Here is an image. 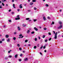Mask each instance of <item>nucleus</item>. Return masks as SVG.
I'll return each instance as SVG.
<instances>
[{"instance_id": "obj_2", "label": "nucleus", "mask_w": 63, "mask_h": 63, "mask_svg": "<svg viewBox=\"0 0 63 63\" xmlns=\"http://www.w3.org/2000/svg\"><path fill=\"white\" fill-rule=\"evenodd\" d=\"M34 29L35 31H38V29L36 27H34Z\"/></svg>"}, {"instance_id": "obj_64", "label": "nucleus", "mask_w": 63, "mask_h": 63, "mask_svg": "<svg viewBox=\"0 0 63 63\" xmlns=\"http://www.w3.org/2000/svg\"><path fill=\"white\" fill-rule=\"evenodd\" d=\"M7 63H11V62H8Z\"/></svg>"}, {"instance_id": "obj_43", "label": "nucleus", "mask_w": 63, "mask_h": 63, "mask_svg": "<svg viewBox=\"0 0 63 63\" xmlns=\"http://www.w3.org/2000/svg\"><path fill=\"white\" fill-rule=\"evenodd\" d=\"M53 32H54V34H55V31H53Z\"/></svg>"}, {"instance_id": "obj_15", "label": "nucleus", "mask_w": 63, "mask_h": 63, "mask_svg": "<svg viewBox=\"0 0 63 63\" xmlns=\"http://www.w3.org/2000/svg\"><path fill=\"white\" fill-rule=\"evenodd\" d=\"M59 23L60 24H62V22L61 21H59Z\"/></svg>"}, {"instance_id": "obj_47", "label": "nucleus", "mask_w": 63, "mask_h": 63, "mask_svg": "<svg viewBox=\"0 0 63 63\" xmlns=\"http://www.w3.org/2000/svg\"><path fill=\"white\" fill-rule=\"evenodd\" d=\"M51 40V38H50L49 39V41H50Z\"/></svg>"}, {"instance_id": "obj_63", "label": "nucleus", "mask_w": 63, "mask_h": 63, "mask_svg": "<svg viewBox=\"0 0 63 63\" xmlns=\"http://www.w3.org/2000/svg\"><path fill=\"white\" fill-rule=\"evenodd\" d=\"M23 37V36H22V37H21V38H22Z\"/></svg>"}, {"instance_id": "obj_9", "label": "nucleus", "mask_w": 63, "mask_h": 63, "mask_svg": "<svg viewBox=\"0 0 63 63\" xmlns=\"http://www.w3.org/2000/svg\"><path fill=\"white\" fill-rule=\"evenodd\" d=\"M13 7L14 8H16V7H15V4H13Z\"/></svg>"}, {"instance_id": "obj_27", "label": "nucleus", "mask_w": 63, "mask_h": 63, "mask_svg": "<svg viewBox=\"0 0 63 63\" xmlns=\"http://www.w3.org/2000/svg\"><path fill=\"white\" fill-rule=\"evenodd\" d=\"M19 50H22V48H21V47H20L19 48Z\"/></svg>"}, {"instance_id": "obj_45", "label": "nucleus", "mask_w": 63, "mask_h": 63, "mask_svg": "<svg viewBox=\"0 0 63 63\" xmlns=\"http://www.w3.org/2000/svg\"><path fill=\"white\" fill-rule=\"evenodd\" d=\"M19 37H21V36H22V34H20L19 35Z\"/></svg>"}, {"instance_id": "obj_40", "label": "nucleus", "mask_w": 63, "mask_h": 63, "mask_svg": "<svg viewBox=\"0 0 63 63\" xmlns=\"http://www.w3.org/2000/svg\"><path fill=\"white\" fill-rule=\"evenodd\" d=\"M8 21H9V22H12V21H11V20H8Z\"/></svg>"}, {"instance_id": "obj_13", "label": "nucleus", "mask_w": 63, "mask_h": 63, "mask_svg": "<svg viewBox=\"0 0 63 63\" xmlns=\"http://www.w3.org/2000/svg\"><path fill=\"white\" fill-rule=\"evenodd\" d=\"M43 19H44V20H46V18L45 17V16L43 17Z\"/></svg>"}, {"instance_id": "obj_5", "label": "nucleus", "mask_w": 63, "mask_h": 63, "mask_svg": "<svg viewBox=\"0 0 63 63\" xmlns=\"http://www.w3.org/2000/svg\"><path fill=\"white\" fill-rule=\"evenodd\" d=\"M16 20H19V19H20V18L18 17V18H15Z\"/></svg>"}, {"instance_id": "obj_10", "label": "nucleus", "mask_w": 63, "mask_h": 63, "mask_svg": "<svg viewBox=\"0 0 63 63\" xmlns=\"http://www.w3.org/2000/svg\"><path fill=\"white\" fill-rule=\"evenodd\" d=\"M24 60L25 61H27L28 60V59H27V58H26L25 59H24Z\"/></svg>"}, {"instance_id": "obj_58", "label": "nucleus", "mask_w": 63, "mask_h": 63, "mask_svg": "<svg viewBox=\"0 0 63 63\" xmlns=\"http://www.w3.org/2000/svg\"><path fill=\"white\" fill-rule=\"evenodd\" d=\"M17 11H18V12H19V9H18L17 10Z\"/></svg>"}, {"instance_id": "obj_32", "label": "nucleus", "mask_w": 63, "mask_h": 63, "mask_svg": "<svg viewBox=\"0 0 63 63\" xmlns=\"http://www.w3.org/2000/svg\"><path fill=\"white\" fill-rule=\"evenodd\" d=\"M2 41H5V39H2Z\"/></svg>"}, {"instance_id": "obj_29", "label": "nucleus", "mask_w": 63, "mask_h": 63, "mask_svg": "<svg viewBox=\"0 0 63 63\" xmlns=\"http://www.w3.org/2000/svg\"><path fill=\"white\" fill-rule=\"evenodd\" d=\"M17 47H20V45H19V44H18L17 45Z\"/></svg>"}, {"instance_id": "obj_57", "label": "nucleus", "mask_w": 63, "mask_h": 63, "mask_svg": "<svg viewBox=\"0 0 63 63\" xmlns=\"http://www.w3.org/2000/svg\"><path fill=\"white\" fill-rule=\"evenodd\" d=\"M40 54H41V55H42V53H41V52H40Z\"/></svg>"}, {"instance_id": "obj_14", "label": "nucleus", "mask_w": 63, "mask_h": 63, "mask_svg": "<svg viewBox=\"0 0 63 63\" xmlns=\"http://www.w3.org/2000/svg\"><path fill=\"white\" fill-rule=\"evenodd\" d=\"M36 1V0H32V2H35Z\"/></svg>"}, {"instance_id": "obj_8", "label": "nucleus", "mask_w": 63, "mask_h": 63, "mask_svg": "<svg viewBox=\"0 0 63 63\" xmlns=\"http://www.w3.org/2000/svg\"><path fill=\"white\" fill-rule=\"evenodd\" d=\"M17 56H18V55H17V54L16 55H15V58H16L17 57Z\"/></svg>"}, {"instance_id": "obj_16", "label": "nucleus", "mask_w": 63, "mask_h": 63, "mask_svg": "<svg viewBox=\"0 0 63 63\" xmlns=\"http://www.w3.org/2000/svg\"><path fill=\"white\" fill-rule=\"evenodd\" d=\"M34 40L35 41H37V38H35L34 39Z\"/></svg>"}, {"instance_id": "obj_62", "label": "nucleus", "mask_w": 63, "mask_h": 63, "mask_svg": "<svg viewBox=\"0 0 63 63\" xmlns=\"http://www.w3.org/2000/svg\"><path fill=\"white\" fill-rule=\"evenodd\" d=\"M31 21V20H29V21Z\"/></svg>"}, {"instance_id": "obj_24", "label": "nucleus", "mask_w": 63, "mask_h": 63, "mask_svg": "<svg viewBox=\"0 0 63 63\" xmlns=\"http://www.w3.org/2000/svg\"><path fill=\"white\" fill-rule=\"evenodd\" d=\"M35 32H31V34H34Z\"/></svg>"}, {"instance_id": "obj_3", "label": "nucleus", "mask_w": 63, "mask_h": 63, "mask_svg": "<svg viewBox=\"0 0 63 63\" xmlns=\"http://www.w3.org/2000/svg\"><path fill=\"white\" fill-rule=\"evenodd\" d=\"M62 27V26L61 25L58 28V29H60V28H61Z\"/></svg>"}, {"instance_id": "obj_31", "label": "nucleus", "mask_w": 63, "mask_h": 63, "mask_svg": "<svg viewBox=\"0 0 63 63\" xmlns=\"http://www.w3.org/2000/svg\"><path fill=\"white\" fill-rule=\"evenodd\" d=\"M23 26H24V27H25V26H26V25H24V24H23Z\"/></svg>"}, {"instance_id": "obj_61", "label": "nucleus", "mask_w": 63, "mask_h": 63, "mask_svg": "<svg viewBox=\"0 0 63 63\" xmlns=\"http://www.w3.org/2000/svg\"><path fill=\"white\" fill-rule=\"evenodd\" d=\"M26 4H24V6H26Z\"/></svg>"}, {"instance_id": "obj_7", "label": "nucleus", "mask_w": 63, "mask_h": 63, "mask_svg": "<svg viewBox=\"0 0 63 63\" xmlns=\"http://www.w3.org/2000/svg\"><path fill=\"white\" fill-rule=\"evenodd\" d=\"M5 37H6V38H7L9 37V35H6L5 36Z\"/></svg>"}, {"instance_id": "obj_30", "label": "nucleus", "mask_w": 63, "mask_h": 63, "mask_svg": "<svg viewBox=\"0 0 63 63\" xmlns=\"http://www.w3.org/2000/svg\"><path fill=\"white\" fill-rule=\"evenodd\" d=\"M47 29L46 28H44V29L45 30H47Z\"/></svg>"}, {"instance_id": "obj_36", "label": "nucleus", "mask_w": 63, "mask_h": 63, "mask_svg": "<svg viewBox=\"0 0 63 63\" xmlns=\"http://www.w3.org/2000/svg\"><path fill=\"white\" fill-rule=\"evenodd\" d=\"M37 47H36V46H34V48H36Z\"/></svg>"}, {"instance_id": "obj_33", "label": "nucleus", "mask_w": 63, "mask_h": 63, "mask_svg": "<svg viewBox=\"0 0 63 63\" xmlns=\"http://www.w3.org/2000/svg\"><path fill=\"white\" fill-rule=\"evenodd\" d=\"M33 21H34V22L36 21H37V19H34Z\"/></svg>"}, {"instance_id": "obj_55", "label": "nucleus", "mask_w": 63, "mask_h": 63, "mask_svg": "<svg viewBox=\"0 0 63 63\" xmlns=\"http://www.w3.org/2000/svg\"><path fill=\"white\" fill-rule=\"evenodd\" d=\"M47 18L48 19H50V18L49 17H48Z\"/></svg>"}, {"instance_id": "obj_11", "label": "nucleus", "mask_w": 63, "mask_h": 63, "mask_svg": "<svg viewBox=\"0 0 63 63\" xmlns=\"http://www.w3.org/2000/svg\"><path fill=\"white\" fill-rule=\"evenodd\" d=\"M10 39H8L7 40V42H10Z\"/></svg>"}, {"instance_id": "obj_49", "label": "nucleus", "mask_w": 63, "mask_h": 63, "mask_svg": "<svg viewBox=\"0 0 63 63\" xmlns=\"http://www.w3.org/2000/svg\"><path fill=\"white\" fill-rule=\"evenodd\" d=\"M20 56H22V54H21L20 55Z\"/></svg>"}, {"instance_id": "obj_54", "label": "nucleus", "mask_w": 63, "mask_h": 63, "mask_svg": "<svg viewBox=\"0 0 63 63\" xmlns=\"http://www.w3.org/2000/svg\"><path fill=\"white\" fill-rule=\"evenodd\" d=\"M44 52H47V50H44Z\"/></svg>"}, {"instance_id": "obj_46", "label": "nucleus", "mask_w": 63, "mask_h": 63, "mask_svg": "<svg viewBox=\"0 0 63 63\" xmlns=\"http://www.w3.org/2000/svg\"><path fill=\"white\" fill-rule=\"evenodd\" d=\"M11 14H12V15H14V12H12Z\"/></svg>"}, {"instance_id": "obj_41", "label": "nucleus", "mask_w": 63, "mask_h": 63, "mask_svg": "<svg viewBox=\"0 0 63 63\" xmlns=\"http://www.w3.org/2000/svg\"><path fill=\"white\" fill-rule=\"evenodd\" d=\"M19 61H20V62L21 61V59H19Z\"/></svg>"}, {"instance_id": "obj_52", "label": "nucleus", "mask_w": 63, "mask_h": 63, "mask_svg": "<svg viewBox=\"0 0 63 63\" xmlns=\"http://www.w3.org/2000/svg\"><path fill=\"white\" fill-rule=\"evenodd\" d=\"M12 2H14L15 1V0H12Z\"/></svg>"}, {"instance_id": "obj_6", "label": "nucleus", "mask_w": 63, "mask_h": 63, "mask_svg": "<svg viewBox=\"0 0 63 63\" xmlns=\"http://www.w3.org/2000/svg\"><path fill=\"white\" fill-rule=\"evenodd\" d=\"M17 29L19 31H20V28L19 27H18Z\"/></svg>"}, {"instance_id": "obj_12", "label": "nucleus", "mask_w": 63, "mask_h": 63, "mask_svg": "<svg viewBox=\"0 0 63 63\" xmlns=\"http://www.w3.org/2000/svg\"><path fill=\"white\" fill-rule=\"evenodd\" d=\"M27 33H28V34L29 33H30V30H28V31L27 32Z\"/></svg>"}, {"instance_id": "obj_39", "label": "nucleus", "mask_w": 63, "mask_h": 63, "mask_svg": "<svg viewBox=\"0 0 63 63\" xmlns=\"http://www.w3.org/2000/svg\"><path fill=\"white\" fill-rule=\"evenodd\" d=\"M2 5H3V6H4V5H5L4 4V3H2Z\"/></svg>"}, {"instance_id": "obj_53", "label": "nucleus", "mask_w": 63, "mask_h": 63, "mask_svg": "<svg viewBox=\"0 0 63 63\" xmlns=\"http://www.w3.org/2000/svg\"><path fill=\"white\" fill-rule=\"evenodd\" d=\"M28 11L30 12H31V10H28Z\"/></svg>"}, {"instance_id": "obj_4", "label": "nucleus", "mask_w": 63, "mask_h": 63, "mask_svg": "<svg viewBox=\"0 0 63 63\" xmlns=\"http://www.w3.org/2000/svg\"><path fill=\"white\" fill-rule=\"evenodd\" d=\"M21 5H22V4H20L19 5V7L20 9H21V8H22V6H21Z\"/></svg>"}, {"instance_id": "obj_21", "label": "nucleus", "mask_w": 63, "mask_h": 63, "mask_svg": "<svg viewBox=\"0 0 63 63\" xmlns=\"http://www.w3.org/2000/svg\"><path fill=\"white\" fill-rule=\"evenodd\" d=\"M26 19V20H29V18H27Z\"/></svg>"}, {"instance_id": "obj_44", "label": "nucleus", "mask_w": 63, "mask_h": 63, "mask_svg": "<svg viewBox=\"0 0 63 63\" xmlns=\"http://www.w3.org/2000/svg\"><path fill=\"white\" fill-rule=\"evenodd\" d=\"M48 34L49 35H51V33L50 32H49Z\"/></svg>"}, {"instance_id": "obj_28", "label": "nucleus", "mask_w": 63, "mask_h": 63, "mask_svg": "<svg viewBox=\"0 0 63 63\" xmlns=\"http://www.w3.org/2000/svg\"><path fill=\"white\" fill-rule=\"evenodd\" d=\"M27 42H28V40H26L25 41V43H27Z\"/></svg>"}, {"instance_id": "obj_1", "label": "nucleus", "mask_w": 63, "mask_h": 63, "mask_svg": "<svg viewBox=\"0 0 63 63\" xmlns=\"http://www.w3.org/2000/svg\"><path fill=\"white\" fill-rule=\"evenodd\" d=\"M55 37H54V39H57V32H56L55 34Z\"/></svg>"}, {"instance_id": "obj_22", "label": "nucleus", "mask_w": 63, "mask_h": 63, "mask_svg": "<svg viewBox=\"0 0 63 63\" xmlns=\"http://www.w3.org/2000/svg\"><path fill=\"white\" fill-rule=\"evenodd\" d=\"M9 58H11V57H12V56L11 55H9Z\"/></svg>"}, {"instance_id": "obj_37", "label": "nucleus", "mask_w": 63, "mask_h": 63, "mask_svg": "<svg viewBox=\"0 0 63 63\" xmlns=\"http://www.w3.org/2000/svg\"><path fill=\"white\" fill-rule=\"evenodd\" d=\"M43 46H41V47H40V49H42L43 48Z\"/></svg>"}, {"instance_id": "obj_51", "label": "nucleus", "mask_w": 63, "mask_h": 63, "mask_svg": "<svg viewBox=\"0 0 63 63\" xmlns=\"http://www.w3.org/2000/svg\"><path fill=\"white\" fill-rule=\"evenodd\" d=\"M38 38L39 39V40H40V39H41V38H40V36H39L38 37Z\"/></svg>"}, {"instance_id": "obj_26", "label": "nucleus", "mask_w": 63, "mask_h": 63, "mask_svg": "<svg viewBox=\"0 0 63 63\" xmlns=\"http://www.w3.org/2000/svg\"><path fill=\"white\" fill-rule=\"evenodd\" d=\"M16 38L15 37H14L13 38V40H16Z\"/></svg>"}, {"instance_id": "obj_38", "label": "nucleus", "mask_w": 63, "mask_h": 63, "mask_svg": "<svg viewBox=\"0 0 63 63\" xmlns=\"http://www.w3.org/2000/svg\"><path fill=\"white\" fill-rule=\"evenodd\" d=\"M2 41H0V44H2Z\"/></svg>"}, {"instance_id": "obj_35", "label": "nucleus", "mask_w": 63, "mask_h": 63, "mask_svg": "<svg viewBox=\"0 0 63 63\" xmlns=\"http://www.w3.org/2000/svg\"><path fill=\"white\" fill-rule=\"evenodd\" d=\"M11 51H12V50H10L8 52V53H10V52H11Z\"/></svg>"}, {"instance_id": "obj_17", "label": "nucleus", "mask_w": 63, "mask_h": 63, "mask_svg": "<svg viewBox=\"0 0 63 63\" xmlns=\"http://www.w3.org/2000/svg\"><path fill=\"white\" fill-rule=\"evenodd\" d=\"M1 1L2 2H5V1H6V0H1Z\"/></svg>"}, {"instance_id": "obj_19", "label": "nucleus", "mask_w": 63, "mask_h": 63, "mask_svg": "<svg viewBox=\"0 0 63 63\" xmlns=\"http://www.w3.org/2000/svg\"><path fill=\"white\" fill-rule=\"evenodd\" d=\"M45 37H46V36L45 35H43L42 36V38H45Z\"/></svg>"}, {"instance_id": "obj_42", "label": "nucleus", "mask_w": 63, "mask_h": 63, "mask_svg": "<svg viewBox=\"0 0 63 63\" xmlns=\"http://www.w3.org/2000/svg\"><path fill=\"white\" fill-rule=\"evenodd\" d=\"M47 39H46L45 40V42H47Z\"/></svg>"}, {"instance_id": "obj_50", "label": "nucleus", "mask_w": 63, "mask_h": 63, "mask_svg": "<svg viewBox=\"0 0 63 63\" xmlns=\"http://www.w3.org/2000/svg\"><path fill=\"white\" fill-rule=\"evenodd\" d=\"M9 12H11V9H10L9 10Z\"/></svg>"}, {"instance_id": "obj_59", "label": "nucleus", "mask_w": 63, "mask_h": 63, "mask_svg": "<svg viewBox=\"0 0 63 63\" xmlns=\"http://www.w3.org/2000/svg\"><path fill=\"white\" fill-rule=\"evenodd\" d=\"M19 15H18L17 16V17H19Z\"/></svg>"}, {"instance_id": "obj_18", "label": "nucleus", "mask_w": 63, "mask_h": 63, "mask_svg": "<svg viewBox=\"0 0 63 63\" xmlns=\"http://www.w3.org/2000/svg\"><path fill=\"white\" fill-rule=\"evenodd\" d=\"M33 2H31L30 3V5H33Z\"/></svg>"}, {"instance_id": "obj_23", "label": "nucleus", "mask_w": 63, "mask_h": 63, "mask_svg": "<svg viewBox=\"0 0 63 63\" xmlns=\"http://www.w3.org/2000/svg\"><path fill=\"white\" fill-rule=\"evenodd\" d=\"M46 6L47 7H48V4H46Z\"/></svg>"}, {"instance_id": "obj_60", "label": "nucleus", "mask_w": 63, "mask_h": 63, "mask_svg": "<svg viewBox=\"0 0 63 63\" xmlns=\"http://www.w3.org/2000/svg\"><path fill=\"white\" fill-rule=\"evenodd\" d=\"M39 44H38V45H37V47H39Z\"/></svg>"}, {"instance_id": "obj_25", "label": "nucleus", "mask_w": 63, "mask_h": 63, "mask_svg": "<svg viewBox=\"0 0 63 63\" xmlns=\"http://www.w3.org/2000/svg\"><path fill=\"white\" fill-rule=\"evenodd\" d=\"M54 24V23L53 21L52 22V23L51 24V25H52V24Z\"/></svg>"}, {"instance_id": "obj_56", "label": "nucleus", "mask_w": 63, "mask_h": 63, "mask_svg": "<svg viewBox=\"0 0 63 63\" xmlns=\"http://www.w3.org/2000/svg\"><path fill=\"white\" fill-rule=\"evenodd\" d=\"M46 48V46H44V47H43V48Z\"/></svg>"}, {"instance_id": "obj_48", "label": "nucleus", "mask_w": 63, "mask_h": 63, "mask_svg": "<svg viewBox=\"0 0 63 63\" xmlns=\"http://www.w3.org/2000/svg\"><path fill=\"white\" fill-rule=\"evenodd\" d=\"M0 9H2V6L0 5Z\"/></svg>"}, {"instance_id": "obj_34", "label": "nucleus", "mask_w": 63, "mask_h": 63, "mask_svg": "<svg viewBox=\"0 0 63 63\" xmlns=\"http://www.w3.org/2000/svg\"><path fill=\"white\" fill-rule=\"evenodd\" d=\"M34 10H37V8L35 7L34 8Z\"/></svg>"}, {"instance_id": "obj_20", "label": "nucleus", "mask_w": 63, "mask_h": 63, "mask_svg": "<svg viewBox=\"0 0 63 63\" xmlns=\"http://www.w3.org/2000/svg\"><path fill=\"white\" fill-rule=\"evenodd\" d=\"M14 34L15 35H16V34H17V32H14Z\"/></svg>"}]
</instances>
